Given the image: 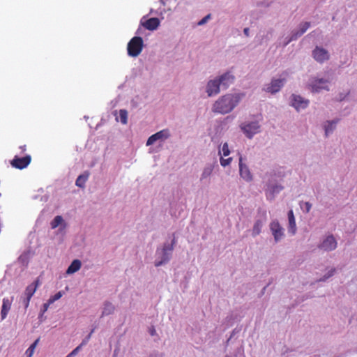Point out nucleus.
Here are the masks:
<instances>
[{
    "label": "nucleus",
    "instance_id": "1",
    "mask_svg": "<svg viewBox=\"0 0 357 357\" xmlns=\"http://www.w3.org/2000/svg\"><path fill=\"white\" fill-rule=\"evenodd\" d=\"M240 99V96L237 94L225 95L215 101L213 111L215 113L227 114L238 104Z\"/></svg>",
    "mask_w": 357,
    "mask_h": 357
},
{
    "label": "nucleus",
    "instance_id": "2",
    "mask_svg": "<svg viewBox=\"0 0 357 357\" xmlns=\"http://www.w3.org/2000/svg\"><path fill=\"white\" fill-rule=\"evenodd\" d=\"M143 46L144 42L141 37H133L128 43V54L132 57H137L142 52Z\"/></svg>",
    "mask_w": 357,
    "mask_h": 357
},
{
    "label": "nucleus",
    "instance_id": "3",
    "mask_svg": "<svg viewBox=\"0 0 357 357\" xmlns=\"http://www.w3.org/2000/svg\"><path fill=\"white\" fill-rule=\"evenodd\" d=\"M31 161V157L29 155H26L22 158L15 156L11 160L10 164L16 169H22L26 168L30 164Z\"/></svg>",
    "mask_w": 357,
    "mask_h": 357
},
{
    "label": "nucleus",
    "instance_id": "4",
    "mask_svg": "<svg viewBox=\"0 0 357 357\" xmlns=\"http://www.w3.org/2000/svg\"><path fill=\"white\" fill-rule=\"evenodd\" d=\"M170 137V132L168 129H163L149 137L146 142V146L153 144L158 140H165Z\"/></svg>",
    "mask_w": 357,
    "mask_h": 357
},
{
    "label": "nucleus",
    "instance_id": "5",
    "mask_svg": "<svg viewBox=\"0 0 357 357\" xmlns=\"http://www.w3.org/2000/svg\"><path fill=\"white\" fill-rule=\"evenodd\" d=\"M270 229L275 242L280 241L284 236V229L278 220H273L271 222Z\"/></svg>",
    "mask_w": 357,
    "mask_h": 357
},
{
    "label": "nucleus",
    "instance_id": "6",
    "mask_svg": "<svg viewBox=\"0 0 357 357\" xmlns=\"http://www.w3.org/2000/svg\"><path fill=\"white\" fill-rule=\"evenodd\" d=\"M175 243V239L172 240L170 245H165L162 251V259L160 261H155V266H160L163 264L167 262L169 260L171 252L174 249V244Z\"/></svg>",
    "mask_w": 357,
    "mask_h": 357
},
{
    "label": "nucleus",
    "instance_id": "7",
    "mask_svg": "<svg viewBox=\"0 0 357 357\" xmlns=\"http://www.w3.org/2000/svg\"><path fill=\"white\" fill-rule=\"evenodd\" d=\"M284 82L285 79H273L271 82L264 87V91L268 93H275L280 90Z\"/></svg>",
    "mask_w": 357,
    "mask_h": 357
},
{
    "label": "nucleus",
    "instance_id": "8",
    "mask_svg": "<svg viewBox=\"0 0 357 357\" xmlns=\"http://www.w3.org/2000/svg\"><path fill=\"white\" fill-rule=\"evenodd\" d=\"M260 126L257 122H252L241 126V129L248 138H252L254 135L259 132Z\"/></svg>",
    "mask_w": 357,
    "mask_h": 357
},
{
    "label": "nucleus",
    "instance_id": "9",
    "mask_svg": "<svg viewBox=\"0 0 357 357\" xmlns=\"http://www.w3.org/2000/svg\"><path fill=\"white\" fill-rule=\"evenodd\" d=\"M337 241L333 235L328 236L319 245L320 249L325 251H331L336 248Z\"/></svg>",
    "mask_w": 357,
    "mask_h": 357
},
{
    "label": "nucleus",
    "instance_id": "10",
    "mask_svg": "<svg viewBox=\"0 0 357 357\" xmlns=\"http://www.w3.org/2000/svg\"><path fill=\"white\" fill-rule=\"evenodd\" d=\"M312 55L314 59L319 63H323L329 59L328 52L325 49L319 47H316L313 50Z\"/></svg>",
    "mask_w": 357,
    "mask_h": 357
},
{
    "label": "nucleus",
    "instance_id": "11",
    "mask_svg": "<svg viewBox=\"0 0 357 357\" xmlns=\"http://www.w3.org/2000/svg\"><path fill=\"white\" fill-rule=\"evenodd\" d=\"M221 83L218 79L210 80L207 84L206 92L208 96L216 95L220 92Z\"/></svg>",
    "mask_w": 357,
    "mask_h": 357
},
{
    "label": "nucleus",
    "instance_id": "12",
    "mask_svg": "<svg viewBox=\"0 0 357 357\" xmlns=\"http://www.w3.org/2000/svg\"><path fill=\"white\" fill-rule=\"evenodd\" d=\"M327 80L324 79H316L314 78L310 84L311 91L312 92H319L321 89H327L326 83Z\"/></svg>",
    "mask_w": 357,
    "mask_h": 357
},
{
    "label": "nucleus",
    "instance_id": "13",
    "mask_svg": "<svg viewBox=\"0 0 357 357\" xmlns=\"http://www.w3.org/2000/svg\"><path fill=\"white\" fill-rule=\"evenodd\" d=\"M243 159L241 156L239 158V172L241 176L247 181H250L252 179V176L248 169V167L243 164Z\"/></svg>",
    "mask_w": 357,
    "mask_h": 357
},
{
    "label": "nucleus",
    "instance_id": "14",
    "mask_svg": "<svg viewBox=\"0 0 357 357\" xmlns=\"http://www.w3.org/2000/svg\"><path fill=\"white\" fill-rule=\"evenodd\" d=\"M292 101V105L296 109V110L307 107L309 103L307 100H305L301 96L296 95H293Z\"/></svg>",
    "mask_w": 357,
    "mask_h": 357
},
{
    "label": "nucleus",
    "instance_id": "15",
    "mask_svg": "<svg viewBox=\"0 0 357 357\" xmlns=\"http://www.w3.org/2000/svg\"><path fill=\"white\" fill-rule=\"evenodd\" d=\"M12 305V300L8 298H4L2 301V306L1 310V319L3 320L6 318Z\"/></svg>",
    "mask_w": 357,
    "mask_h": 357
},
{
    "label": "nucleus",
    "instance_id": "16",
    "mask_svg": "<svg viewBox=\"0 0 357 357\" xmlns=\"http://www.w3.org/2000/svg\"><path fill=\"white\" fill-rule=\"evenodd\" d=\"M142 25L148 30H155L160 25V20L157 17H151L144 22Z\"/></svg>",
    "mask_w": 357,
    "mask_h": 357
},
{
    "label": "nucleus",
    "instance_id": "17",
    "mask_svg": "<svg viewBox=\"0 0 357 357\" xmlns=\"http://www.w3.org/2000/svg\"><path fill=\"white\" fill-rule=\"evenodd\" d=\"M40 284V280L37 278L33 283L28 285L25 289L24 295L29 298H31L35 294L37 288Z\"/></svg>",
    "mask_w": 357,
    "mask_h": 357
},
{
    "label": "nucleus",
    "instance_id": "18",
    "mask_svg": "<svg viewBox=\"0 0 357 357\" xmlns=\"http://www.w3.org/2000/svg\"><path fill=\"white\" fill-rule=\"evenodd\" d=\"M221 85L227 89L234 80V77L229 73H225L219 78Z\"/></svg>",
    "mask_w": 357,
    "mask_h": 357
},
{
    "label": "nucleus",
    "instance_id": "19",
    "mask_svg": "<svg viewBox=\"0 0 357 357\" xmlns=\"http://www.w3.org/2000/svg\"><path fill=\"white\" fill-rule=\"evenodd\" d=\"M310 26V22H304L303 24H301L300 30L296 33H294L291 38L286 44H287L291 40L297 39L298 37L302 36L309 29Z\"/></svg>",
    "mask_w": 357,
    "mask_h": 357
},
{
    "label": "nucleus",
    "instance_id": "20",
    "mask_svg": "<svg viewBox=\"0 0 357 357\" xmlns=\"http://www.w3.org/2000/svg\"><path fill=\"white\" fill-rule=\"evenodd\" d=\"M288 220H289V231L291 232L293 235L295 234L296 231V225L295 218L294 215V213L292 210H290L288 213Z\"/></svg>",
    "mask_w": 357,
    "mask_h": 357
},
{
    "label": "nucleus",
    "instance_id": "21",
    "mask_svg": "<svg viewBox=\"0 0 357 357\" xmlns=\"http://www.w3.org/2000/svg\"><path fill=\"white\" fill-rule=\"evenodd\" d=\"M81 265V261L79 259L73 260L71 264L68 266L66 273L68 274H72L77 272L80 269Z\"/></svg>",
    "mask_w": 357,
    "mask_h": 357
},
{
    "label": "nucleus",
    "instance_id": "22",
    "mask_svg": "<svg viewBox=\"0 0 357 357\" xmlns=\"http://www.w3.org/2000/svg\"><path fill=\"white\" fill-rule=\"evenodd\" d=\"M115 307L110 302H105L102 312V316H107L114 312Z\"/></svg>",
    "mask_w": 357,
    "mask_h": 357
},
{
    "label": "nucleus",
    "instance_id": "23",
    "mask_svg": "<svg viewBox=\"0 0 357 357\" xmlns=\"http://www.w3.org/2000/svg\"><path fill=\"white\" fill-rule=\"evenodd\" d=\"M262 227H263L262 221L260 220H257L255 222L253 228H252V236H256L259 235L261 233Z\"/></svg>",
    "mask_w": 357,
    "mask_h": 357
},
{
    "label": "nucleus",
    "instance_id": "24",
    "mask_svg": "<svg viewBox=\"0 0 357 357\" xmlns=\"http://www.w3.org/2000/svg\"><path fill=\"white\" fill-rule=\"evenodd\" d=\"M87 178H88V174L79 175L77 177V178L76 179V182H75L76 185L78 187H81V188L84 187Z\"/></svg>",
    "mask_w": 357,
    "mask_h": 357
},
{
    "label": "nucleus",
    "instance_id": "25",
    "mask_svg": "<svg viewBox=\"0 0 357 357\" xmlns=\"http://www.w3.org/2000/svg\"><path fill=\"white\" fill-rule=\"evenodd\" d=\"M337 122V121H332L327 122L328 124H327V126H325L326 135H328L329 133L333 132Z\"/></svg>",
    "mask_w": 357,
    "mask_h": 357
},
{
    "label": "nucleus",
    "instance_id": "26",
    "mask_svg": "<svg viewBox=\"0 0 357 357\" xmlns=\"http://www.w3.org/2000/svg\"><path fill=\"white\" fill-rule=\"evenodd\" d=\"M63 222V218L60 215L56 216L54 220L51 222L52 229L56 228Z\"/></svg>",
    "mask_w": 357,
    "mask_h": 357
},
{
    "label": "nucleus",
    "instance_id": "27",
    "mask_svg": "<svg viewBox=\"0 0 357 357\" xmlns=\"http://www.w3.org/2000/svg\"><path fill=\"white\" fill-rule=\"evenodd\" d=\"M120 121L123 124H126L128 122V112L126 109H121L119 111Z\"/></svg>",
    "mask_w": 357,
    "mask_h": 357
},
{
    "label": "nucleus",
    "instance_id": "28",
    "mask_svg": "<svg viewBox=\"0 0 357 357\" xmlns=\"http://www.w3.org/2000/svg\"><path fill=\"white\" fill-rule=\"evenodd\" d=\"M213 172V168L211 167H206L204 169L203 172L201 176V179L206 178L208 177Z\"/></svg>",
    "mask_w": 357,
    "mask_h": 357
},
{
    "label": "nucleus",
    "instance_id": "29",
    "mask_svg": "<svg viewBox=\"0 0 357 357\" xmlns=\"http://www.w3.org/2000/svg\"><path fill=\"white\" fill-rule=\"evenodd\" d=\"M63 296V292L62 291H59L57 292L56 294H54V296H51L48 301H50V303H51L52 304L55 302L56 301L59 300V298H61Z\"/></svg>",
    "mask_w": 357,
    "mask_h": 357
},
{
    "label": "nucleus",
    "instance_id": "30",
    "mask_svg": "<svg viewBox=\"0 0 357 357\" xmlns=\"http://www.w3.org/2000/svg\"><path fill=\"white\" fill-rule=\"evenodd\" d=\"M222 155L224 156H228L230 153V151L229 149V146L227 143H225L222 148Z\"/></svg>",
    "mask_w": 357,
    "mask_h": 357
},
{
    "label": "nucleus",
    "instance_id": "31",
    "mask_svg": "<svg viewBox=\"0 0 357 357\" xmlns=\"http://www.w3.org/2000/svg\"><path fill=\"white\" fill-rule=\"evenodd\" d=\"M232 160L231 158H228L227 159H224L222 158H220V165L223 167H226L229 165Z\"/></svg>",
    "mask_w": 357,
    "mask_h": 357
},
{
    "label": "nucleus",
    "instance_id": "32",
    "mask_svg": "<svg viewBox=\"0 0 357 357\" xmlns=\"http://www.w3.org/2000/svg\"><path fill=\"white\" fill-rule=\"evenodd\" d=\"M81 349V346L77 347L75 349H73L69 354H68L66 357H73L79 352Z\"/></svg>",
    "mask_w": 357,
    "mask_h": 357
},
{
    "label": "nucleus",
    "instance_id": "33",
    "mask_svg": "<svg viewBox=\"0 0 357 357\" xmlns=\"http://www.w3.org/2000/svg\"><path fill=\"white\" fill-rule=\"evenodd\" d=\"M93 332V330L91 331V332L88 335V336L84 339L83 340V341L82 342V343L79 345V346H81V348L87 344V342H89V339L91 338V335L92 334V333Z\"/></svg>",
    "mask_w": 357,
    "mask_h": 357
},
{
    "label": "nucleus",
    "instance_id": "34",
    "mask_svg": "<svg viewBox=\"0 0 357 357\" xmlns=\"http://www.w3.org/2000/svg\"><path fill=\"white\" fill-rule=\"evenodd\" d=\"M93 332V330L91 331V332L88 335V336L84 339L83 340V341L82 342V343L79 345V346H81V348L87 344V342H89V339L91 338V335L92 334V333Z\"/></svg>",
    "mask_w": 357,
    "mask_h": 357
},
{
    "label": "nucleus",
    "instance_id": "35",
    "mask_svg": "<svg viewBox=\"0 0 357 357\" xmlns=\"http://www.w3.org/2000/svg\"><path fill=\"white\" fill-rule=\"evenodd\" d=\"M210 17H211V15H206V17H204L203 19H202V20L199 22L198 24H199V25H202V24H205V23L207 22L208 19H209V18H210Z\"/></svg>",
    "mask_w": 357,
    "mask_h": 357
},
{
    "label": "nucleus",
    "instance_id": "36",
    "mask_svg": "<svg viewBox=\"0 0 357 357\" xmlns=\"http://www.w3.org/2000/svg\"><path fill=\"white\" fill-rule=\"evenodd\" d=\"M31 298H29V297L26 296V297L23 299V303H24V307H25L26 308L29 306Z\"/></svg>",
    "mask_w": 357,
    "mask_h": 357
},
{
    "label": "nucleus",
    "instance_id": "37",
    "mask_svg": "<svg viewBox=\"0 0 357 357\" xmlns=\"http://www.w3.org/2000/svg\"><path fill=\"white\" fill-rule=\"evenodd\" d=\"M303 204L305 206L306 213H309L312 207L311 204L307 202L303 203Z\"/></svg>",
    "mask_w": 357,
    "mask_h": 357
},
{
    "label": "nucleus",
    "instance_id": "38",
    "mask_svg": "<svg viewBox=\"0 0 357 357\" xmlns=\"http://www.w3.org/2000/svg\"><path fill=\"white\" fill-rule=\"evenodd\" d=\"M38 341L39 339H37L33 344H31V346L29 347V350L35 351V349L37 346Z\"/></svg>",
    "mask_w": 357,
    "mask_h": 357
},
{
    "label": "nucleus",
    "instance_id": "39",
    "mask_svg": "<svg viewBox=\"0 0 357 357\" xmlns=\"http://www.w3.org/2000/svg\"><path fill=\"white\" fill-rule=\"evenodd\" d=\"M283 188L280 185H275L273 188V192H278L280 191Z\"/></svg>",
    "mask_w": 357,
    "mask_h": 357
},
{
    "label": "nucleus",
    "instance_id": "40",
    "mask_svg": "<svg viewBox=\"0 0 357 357\" xmlns=\"http://www.w3.org/2000/svg\"><path fill=\"white\" fill-rule=\"evenodd\" d=\"M52 303H50L49 301H47V303H44L43 304V312H46L47 310V309L49 308V306L51 305Z\"/></svg>",
    "mask_w": 357,
    "mask_h": 357
},
{
    "label": "nucleus",
    "instance_id": "41",
    "mask_svg": "<svg viewBox=\"0 0 357 357\" xmlns=\"http://www.w3.org/2000/svg\"><path fill=\"white\" fill-rule=\"evenodd\" d=\"M34 353V351L33 350H29V347L28 348V349L26 350V354L27 355V357H31L32 355Z\"/></svg>",
    "mask_w": 357,
    "mask_h": 357
},
{
    "label": "nucleus",
    "instance_id": "42",
    "mask_svg": "<svg viewBox=\"0 0 357 357\" xmlns=\"http://www.w3.org/2000/svg\"><path fill=\"white\" fill-rule=\"evenodd\" d=\"M149 333H150V334H151L152 336H153V335H155L156 331H155V329L154 328V327H153V326H152L151 328H150V329H149Z\"/></svg>",
    "mask_w": 357,
    "mask_h": 357
},
{
    "label": "nucleus",
    "instance_id": "43",
    "mask_svg": "<svg viewBox=\"0 0 357 357\" xmlns=\"http://www.w3.org/2000/svg\"><path fill=\"white\" fill-rule=\"evenodd\" d=\"M249 28H245L243 32L246 36H249Z\"/></svg>",
    "mask_w": 357,
    "mask_h": 357
},
{
    "label": "nucleus",
    "instance_id": "44",
    "mask_svg": "<svg viewBox=\"0 0 357 357\" xmlns=\"http://www.w3.org/2000/svg\"><path fill=\"white\" fill-rule=\"evenodd\" d=\"M335 272V269H333L330 271V273L328 274V275L326 277V278H328L329 277L332 276L333 275V273Z\"/></svg>",
    "mask_w": 357,
    "mask_h": 357
},
{
    "label": "nucleus",
    "instance_id": "45",
    "mask_svg": "<svg viewBox=\"0 0 357 357\" xmlns=\"http://www.w3.org/2000/svg\"><path fill=\"white\" fill-rule=\"evenodd\" d=\"M20 149L22 150V152H24L26 151V146H22L20 147Z\"/></svg>",
    "mask_w": 357,
    "mask_h": 357
},
{
    "label": "nucleus",
    "instance_id": "46",
    "mask_svg": "<svg viewBox=\"0 0 357 357\" xmlns=\"http://www.w3.org/2000/svg\"><path fill=\"white\" fill-rule=\"evenodd\" d=\"M226 357H229V356H226Z\"/></svg>",
    "mask_w": 357,
    "mask_h": 357
}]
</instances>
